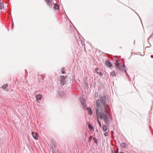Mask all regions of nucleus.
Returning a JSON list of instances; mask_svg holds the SVG:
<instances>
[{
    "label": "nucleus",
    "mask_w": 153,
    "mask_h": 153,
    "mask_svg": "<svg viewBox=\"0 0 153 153\" xmlns=\"http://www.w3.org/2000/svg\"><path fill=\"white\" fill-rule=\"evenodd\" d=\"M127 145L124 143H122L121 144V146L123 148H125L127 146Z\"/></svg>",
    "instance_id": "9b49d317"
},
{
    "label": "nucleus",
    "mask_w": 153,
    "mask_h": 153,
    "mask_svg": "<svg viewBox=\"0 0 153 153\" xmlns=\"http://www.w3.org/2000/svg\"><path fill=\"white\" fill-rule=\"evenodd\" d=\"M53 5H54L53 7V9L54 10H58L59 9V6L58 5L53 3Z\"/></svg>",
    "instance_id": "9d476101"
},
{
    "label": "nucleus",
    "mask_w": 153,
    "mask_h": 153,
    "mask_svg": "<svg viewBox=\"0 0 153 153\" xmlns=\"http://www.w3.org/2000/svg\"><path fill=\"white\" fill-rule=\"evenodd\" d=\"M93 140L95 143H97V140L96 138H93Z\"/></svg>",
    "instance_id": "4be33fe9"
},
{
    "label": "nucleus",
    "mask_w": 153,
    "mask_h": 153,
    "mask_svg": "<svg viewBox=\"0 0 153 153\" xmlns=\"http://www.w3.org/2000/svg\"><path fill=\"white\" fill-rule=\"evenodd\" d=\"M115 65L117 67L118 69L119 70H121L122 71H124L126 72V70L127 68L126 67L125 65H123L122 66L120 67V64L118 62V61H117L115 63Z\"/></svg>",
    "instance_id": "f03ea898"
},
{
    "label": "nucleus",
    "mask_w": 153,
    "mask_h": 153,
    "mask_svg": "<svg viewBox=\"0 0 153 153\" xmlns=\"http://www.w3.org/2000/svg\"><path fill=\"white\" fill-rule=\"evenodd\" d=\"M153 55H151V58H153Z\"/></svg>",
    "instance_id": "bb28decb"
},
{
    "label": "nucleus",
    "mask_w": 153,
    "mask_h": 153,
    "mask_svg": "<svg viewBox=\"0 0 153 153\" xmlns=\"http://www.w3.org/2000/svg\"><path fill=\"white\" fill-rule=\"evenodd\" d=\"M53 146L54 147H56L57 146L56 143V142H53L52 143Z\"/></svg>",
    "instance_id": "412c9836"
},
{
    "label": "nucleus",
    "mask_w": 153,
    "mask_h": 153,
    "mask_svg": "<svg viewBox=\"0 0 153 153\" xmlns=\"http://www.w3.org/2000/svg\"><path fill=\"white\" fill-rule=\"evenodd\" d=\"M87 110L88 111V114L89 115H91L92 114V112L91 108L90 107L87 108Z\"/></svg>",
    "instance_id": "1a4fd4ad"
},
{
    "label": "nucleus",
    "mask_w": 153,
    "mask_h": 153,
    "mask_svg": "<svg viewBox=\"0 0 153 153\" xmlns=\"http://www.w3.org/2000/svg\"><path fill=\"white\" fill-rule=\"evenodd\" d=\"M52 153H56V152L54 151V150H53V149H52Z\"/></svg>",
    "instance_id": "a878e982"
},
{
    "label": "nucleus",
    "mask_w": 153,
    "mask_h": 153,
    "mask_svg": "<svg viewBox=\"0 0 153 153\" xmlns=\"http://www.w3.org/2000/svg\"><path fill=\"white\" fill-rule=\"evenodd\" d=\"M104 135H105V136H108V132H105V133H104Z\"/></svg>",
    "instance_id": "b1692460"
},
{
    "label": "nucleus",
    "mask_w": 153,
    "mask_h": 153,
    "mask_svg": "<svg viewBox=\"0 0 153 153\" xmlns=\"http://www.w3.org/2000/svg\"><path fill=\"white\" fill-rule=\"evenodd\" d=\"M105 64L106 65L109 67H111L112 66V65L110 62L108 61H106Z\"/></svg>",
    "instance_id": "6e6552de"
},
{
    "label": "nucleus",
    "mask_w": 153,
    "mask_h": 153,
    "mask_svg": "<svg viewBox=\"0 0 153 153\" xmlns=\"http://www.w3.org/2000/svg\"><path fill=\"white\" fill-rule=\"evenodd\" d=\"M58 93L59 94L60 96L61 97H62L63 95L64 92L63 91L60 90V91H59Z\"/></svg>",
    "instance_id": "f8f14e48"
},
{
    "label": "nucleus",
    "mask_w": 153,
    "mask_h": 153,
    "mask_svg": "<svg viewBox=\"0 0 153 153\" xmlns=\"http://www.w3.org/2000/svg\"><path fill=\"white\" fill-rule=\"evenodd\" d=\"M66 78V76H65L63 75L60 76L59 81L61 85H63L65 84L66 82L65 80Z\"/></svg>",
    "instance_id": "7ed1b4c3"
},
{
    "label": "nucleus",
    "mask_w": 153,
    "mask_h": 153,
    "mask_svg": "<svg viewBox=\"0 0 153 153\" xmlns=\"http://www.w3.org/2000/svg\"><path fill=\"white\" fill-rule=\"evenodd\" d=\"M99 68H95V71H96V72L97 73V72H98V70H99Z\"/></svg>",
    "instance_id": "393cba45"
},
{
    "label": "nucleus",
    "mask_w": 153,
    "mask_h": 153,
    "mask_svg": "<svg viewBox=\"0 0 153 153\" xmlns=\"http://www.w3.org/2000/svg\"><path fill=\"white\" fill-rule=\"evenodd\" d=\"M8 85L7 84H6L5 85H4L2 86V88L3 89H6L8 87Z\"/></svg>",
    "instance_id": "f3484780"
},
{
    "label": "nucleus",
    "mask_w": 153,
    "mask_h": 153,
    "mask_svg": "<svg viewBox=\"0 0 153 153\" xmlns=\"http://www.w3.org/2000/svg\"><path fill=\"white\" fill-rule=\"evenodd\" d=\"M46 3L50 8H52L53 5V3L52 2V0H45Z\"/></svg>",
    "instance_id": "39448f33"
},
{
    "label": "nucleus",
    "mask_w": 153,
    "mask_h": 153,
    "mask_svg": "<svg viewBox=\"0 0 153 153\" xmlns=\"http://www.w3.org/2000/svg\"><path fill=\"white\" fill-rule=\"evenodd\" d=\"M93 138H94L93 137V136H92V135L90 136L89 138V140L90 141H91L92 139H93Z\"/></svg>",
    "instance_id": "aec40b11"
},
{
    "label": "nucleus",
    "mask_w": 153,
    "mask_h": 153,
    "mask_svg": "<svg viewBox=\"0 0 153 153\" xmlns=\"http://www.w3.org/2000/svg\"><path fill=\"white\" fill-rule=\"evenodd\" d=\"M111 75L113 77H115L116 76V74L115 72L113 71L111 73Z\"/></svg>",
    "instance_id": "2eb2a0df"
},
{
    "label": "nucleus",
    "mask_w": 153,
    "mask_h": 153,
    "mask_svg": "<svg viewBox=\"0 0 153 153\" xmlns=\"http://www.w3.org/2000/svg\"><path fill=\"white\" fill-rule=\"evenodd\" d=\"M80 100L81 102V103L83 105V106L85 108L87 106L85 104V99L83 98H80Z\"/></svg>",
    "instance_id": "20e7f679"
},
{
    "label": "nucleus",
    "mask_w": 153,
    "mask_h": 153,
    "mask_svg": "<svg viewBox=\"0 0 153 153\" xmlns=\"http://www.w3.org/2000/svg\"><path fill=\"white\" fill-rule=\"evenodd\" d=\"M120 153H124V152H121Z\"/></svg>",
    "instance_id": "cd10ccee"
},
{
    "label": "nucleus",
    "mask_w": 153,
    "mask_h": 153,
    "mask_svg": "<svg viewBox=\"0 0 153 153\" xmlns=\"http://www.w3.org/2000/svg\"><path fill=\"white\" fill-rule=\"evenodd\" d=\"M118 149L117 148V151H114L112 150L111 151V153H118Z\"/></svg>",
    "instance_id": "a211bd4d"
},
{
    "label": "nucleus",
    "mask_w": 153,
    "mask_h": 153,
    "mask_svg": "<svg viewBox=\"0 0 153 153\" xmlns=\"http://www.w3.org/2000/svg\"><path fill=\"white\" fill-rule=\"evenodd\" d=\"M102 128L104 131H105L107 130L106 126L104 124H103L102 125Z\"/></svg>",
    "instance_id": "4468645a"
},
{
    "label": "nucleus",
    "mask_w": 153,
    "mask_h": 153,
    "mask_svg": "<svg viewBox=\"0 0 153 153\" xmlns=\"http://www.w3.org/2000/svg\"><path fill=\"white\" fill-rule=\"evenodd\" d=\"M4 9V4L2 3H0V10H1Z\"/></svg>",
    "instance_id": "ddd939ff"
},
{
    "label": "nucleus",
    "mask_w": 153,
    "mask_h": 153,
    "mask_svg": "<svg viewBox=\"0 0 153 153\" xmlns=\"http://www.w3.org/2000/svg\"><path fill=\"white\" fill-rule=\"evenodd\" d=\"M96 105V115L99 126L102 127L101 123L99 119L103 120L107 125H109L112 120V118L110 113V107L105 102V97H100V99L97 100Z\"/></svg>",
    "instance_id": "f257e3e1"
},
{
    "label": "nucleus",
    "mask_w": 153,
    "mask_h": 153,
    "mask_svg": "<svg viewBox=\"0 0 153 153\" xmlns=\"http://www.w3.org/2000/svg\"><path fill=\"white\" fill-rule=\"evenodd\" d=\"M36 98L37 101L39 100H41L42 98V96L41 94H39L36 95Z\"/></svg>",
    "instance_id": "0eeeda50"
},
{
    "label": "nucleus",
    "mask_w": 153,
    "mask_h": 153,
    "mask_svg": "<svg viewBox=\"0 0 153 153\" xmlns=\"http://www.w3.org/2000/svg\"><path fill=\"white\" fill-rule=\"evenodd\" d=\"M88 127L89 129L91 130V131H92L93 129V127L91 124H89L88 126Z\"/></svg>",
    "instance_id": "dca6fc26"
},
{
    "label": "nucleus",
    "mask_w": 153,
    "mask_h": 153,
    "mask_svg": "<svg viewBox=\"0 0 153 153\" xmlns=\"http://www.w3.org/2000/svg\"><path fill=\"white\" fill-rule=\"evenodd\" d=\"M8 89H6V91H8Z\"/></svg>",
    "instance_id": "c85d7f7f"
},
{
    "label": "nucleus",
    "mask_w": 153,
    "mask_h": 153,
    "mask_svg": "<svg viewBox=\"0 0 153 153\" xmlns=\"http://www.w3.org/2000/svg\"><path fill=\"white\" fill-rule=\"evenodd\" d=\"M65 68L64 67H62L61 68V72L62 74H64L65 73V71H64Z\"/></svg>",
    "instance_id": "6ab92c4d"
},
{
    "label": "nucleus",
    "mask_w": 153,
    "mask_h": 153,
    "mask_svg": "<svg viewBox=\"0 0 153 153\" xmlns=\"http://www.w3.org/2000/svg\"><path fill=\"white\" fill-rule=\"evenodd\" d=\"M31 134L35 140H37L38 139V135L36 132H34L33 131H32L31 132Z\"/></svg>",
    "instance_id": "423d86ee"
},
{
    "label": "nucleus",
    "mask_w": 153,
    "mask_h": 153,
    "mask_svg": "<svg viewBox=\"0 0 153 153\" xmlns=\"http://www.w3.org/2000/svg\"><path fill=\"white\" fill-rule=\"evenodd\" d=\"M97 74L99 75H102V74L101 73V72H97Z\"/></svg>",
    "instance_id": "5701e85b"
}]
</instances>
